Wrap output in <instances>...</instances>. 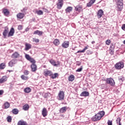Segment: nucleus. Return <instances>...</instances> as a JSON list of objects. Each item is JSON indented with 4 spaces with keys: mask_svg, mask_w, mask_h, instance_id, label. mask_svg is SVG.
<instances>
[{
    "mask_svg": "<svg viewBox=\"0 0 125 125\" xmlns=\"http://www.w3.org/2000/svg\"><path fill=\"white\" fill-rule=\"evenodd\" d=\"M105 115V112L104 111H99L92 118V121L93 122H97V121H100Z\"/></svg>",
    "mask_w": 125,
    "mask_h": 125,
    "instance_id": "nucleus-1",
    "label": "nucleus"
},
{
    "mask_svg": "<svg viewBox=\"0 0 125 125\" xmlns=\"http://www.w3.org/2000/svg\"><path fill=\"white\" fill-rule=\"evenodd\" d=\"M124 67H125V65L122 61L117 62L114 65L116 70H121Z\"/></svg>",
    "mask_w": 125,
    "mask_h": 125,
    "instance_id": "nucleus-2",
    "label": "nucleus"
},
{
    "mask_svg": "<svg viewBox=\"0 0 125 125\" xmlns=\"http://www.w3.org/2000/svg\"><path fill=\"white\" fill-rule=\"evenodd\" d=\"M106 83H107V84H110V85H111L112 86H113V85H115V81H114V79L113 78H107L105 80Z\"/></svg>",
    "mask_w": 125,
    "mask_h": 125,
    "instance_id": "nucleus-3",
    "label": "nucleus"
},
{
    "mask_svg": "<svg viewBox=\"0 0 125 125\" xmlns=\"http://www.w3.org/2000/svg\"><path fill=\"white\" fill-rule=\"evenodd\" d=\"M64 98H65V94L64 91H60L58 96V100H64Z\"/></svg>",
    "mask_w": 125,
    "mask_h": 125,
    "instance_id": "nucleus-4",
    "label": "nucleus"
},
{
    "mask_svg": "<svg viewBox=\"0 0 125 125\" xmlns=\"http://www.w3.org/2000/svg\"><path fill=\"white\" fill-rule=\"evenodd\" d=\"M64 4L63 0H58V3H57V7L58 9H61Z\"/></svg>",
    "mask_w": 125,
    "mask_h": 125,
    "instance_id": "nucleus-5",
    "label": "nucleus"
},
{
    "mask_svg": "<svg viewBox=\"0 0 125 125\" xmlns=\"http://www.w3.org/2000/svg\"><path fill=\"white\" fill-rule=\"evenodd\" d=\"M25 58L28 60V61H30L32 64H36V60L35 59H33L30 55L28 54L25 55Z\"/></svg>",
    "mask_w": 125,
    "mask_h": 125,
    "instance_id": "nucleus-6",
    "label": "nucleus"
},
{
    "mask_svg": "<svg viewBox=\"0 0 125 125\" xmlns=\"http://www.w3.org/2000/svg\"><path fill=\"white\" fill-rule=\"evenodd\" d=\"M43 75L45 77H51L52 76V71L49 70L48 69H45L43 71Z\"/></svg>",
    "mask_w": 125,
    "mask_h": 125,
    "instance_id": "nucleus-7",
    "label": "nucleus"
},
{
    "mask_svg": "<svg viewBox=\"0 0 125 125\" xmlns=\"http://www.w3.org/2000/svg\"><path fill=\"white\" fill-rule=\"evenodd\" d=\"M49 62L51 64L54 66V67H59L60 66V62H55L54 60H50Z\"/></svg>",
    "mask_w": 125,
    "mask_h": 125,
    "instance_id": "nucleus-8",
    "label": "nucleus"
},
{
    "mask_svg": "<svg viewBox=\"0 0 125 125\" xmlns=\"http://www.w3.org/2000/svg\"><path fill=\"white\" fill-rule=\"evenodd\" d=\"M75 11H77V12H82L83 9V6L81 5H78L75 7Z\"/></svg>",
    "mask_w": 125,
    "mask_h": 125,
    "instance_id": "nucleus-9",
    "label": "nucleus"
},
{
    "mask_svg": "<svg viewBox=\"0 0 125 125\" xmlns=\"http://www.w3.org/2000/svg\"><path fill=\"white\" fill-rule=\"evenodd\" d=\"M70 45V42L69 41H64L62 44V46L63 48H68Z\"/></svg>",
    "mask_w": 125,
    "mask_h": 125,
    "instance_id": "nucleus-10",
    "label": "nucleus"
},
{
    "mask_svg": "<svg viewBox=\"0 0 125 125\" xmlns=\"http://www.w3.org/2000/svg\"><path fill=\"white\" fill-rule=\"evenodd\" d=\"M69 109V107L67 106H63L60 109L59 112L61 114H64V113H66L67 112V110Z\"/></svg>",
    "mask_w": 125,
    "mask_h": 125,
    "instance_id": "nucleus-11",
    "label": "nucleus"
},
{
    "mask_svg": "<svg viewBox=\"0 0 125 125\" xmlns=\"http://www.w3.org/2000/svg\"><path fill=\"white\" fill-rule=\"evenodd\" d=\"M17 63V60L13 59L8 63V65L10 67H13L15 64Z\"/></svg>",
    "mask_w": 125,
    "mask_h": 125,
    "instance_id": "nucleus-12",
    "label": "nucleus"
},
{
    "mask_svg": "<svg viewBox=\"0 0 125 125\" xmlns=\"http://www.w3.org/2000/svg\"><path fill=\"white\" fill-rule=\"evenodd\" d=\"M97 17L99 19L101 18L104 15V11L102 9H100L97 13Z\"/></svg>",
    "mask_w": 125,
    "mask_h": 125,
    "instance_id": "nucleus-13",
    "label": "nucleus"
},
{
    "mask_svg": "<svg viewBox=\"0 0 125 125\" xmlns=\"http://www.w3.org/2000/svg\"><path fill=\"white\" fill-rule=\"evenodd\" d=\"M2 13L5 16H6L7 17H8V15H9L10 12H9V10H8V9L4 8L2 9Z\"/></svg>",
    "mask_w": 125,
    "mask_h": 125,
    "instance_id": "nucleus-14",
    "label": "nucleus"
},
{
    "mask_svg": "<svg viewBox=\"0 0 125 125\" xmlns=\"http://www.w3.org/2000/svg\"><path fill=\"white\" fill-rule=\"evenodd\" d=\"M42 116H43L44 118H45V117L47 116V114H48V112L47 111V109H46L45 107H44L42 109Z\"/></svg>",
    "mask_w": 125,
    "mask_h": 125,
    "instance_id": "nucleus-15",
    "label": "nucleus"
},
{
    "mask_svg": "<svg viewBox=\"0 0 125 125\" xmlns=\"http://www.w3.org/2000/svg\"><path fill=\"white\" fill-rule=\"evenodd\" d=\"M9 32V29L8 27H5L4 31L3 32V36L4 37V38H6V36H7V34H8Z\"/></svg>",
    "mask_w": 125,
    "mask_h": 125,
    "instance_id": "nucleus-16",
    "label": "nucleus"
},
{
    "mask_svg": "<svg viewBox=\"0 0 125 125\" xmlns=\"http://www.w3.org/2000/svg\"><path fill=\"white\" fill-rule=\"evenodd\" d=\"M14 33H15V30L13 27H12L8 33V37H12L14 35Z\"/></svg>",
    "mask_w": 125,
    "mask_h": 125,
    "instance_id": "nucleus-17",
    "label": "nucleus"
},
{
    "mask_svg": "<svg viewBox=\"0 0 125 125\" xmlns=\"http://www.w3.org/2000/svg\"><path fill=\"white\" fill-rule=\"evenodd\" d=\"M32 72H36L38 70V66L35 63L32 64L31 65Z\"/></svg>",
    "mask_w": 125,
    "mask_h": 125,
    "instance_id": "nucleus-18",
    "label": "nucleus"
},
{
    "mask_svg": "<svg viewBox=\"0 0 125 125\" xmlns=\"http://www.w3.org/2000/svg\"><path fill=\"white\" fill-rule=\"evenodd\" d=\"M96 1V0H90V1L86 4L87 7H90L93 5V3Z\"/></svg>",
    "mask_w": 125,
    "mask_h": 125,
    "instance_id": "nucleus-19",
    "label": "nucleus"
},
{
    "mask_svg": "<svg viewBox=\"0 0 125 125\" xmlns=\"http://www.w3.org/2000/svg\"><path fill=\"white\" fill-rule=\"evenodd\" d=\"M7 81V77L6 76H2V77L0 79V83H3Z\"/></svg>",
    "mask_w": 125,
    "mask_h": 125,
    "instance_id": "nucleus-20",
    "label": "nucleus"
},
{
    "mask_svg": "<svg viewBox=\"0 0 125 125\" xmlns=\"http://www.w3.org/2000/svg\"><path fill=\"white\" fill-rule=\"evenodd\" d=\"M80 96H84V97L89 96V92L84 91L80 94Z\"/></svg>",
    "mask_w": 125,
    "mask_h": 125,
    "instance_id": "nucleus-21",
    "label": "nucleus"
},
{
    "mask_svg": "<svg viewBox=\"0 0 125 125\" xmlns=\"http://www.w3.org/2000/svg\"><path fill=\"white\" fill-rule=\"evenodd\" d=\"M24 16H25V14L21 13H19L17 15V17L18 19H23Z\"/></svg>",
    "mask_w": 125,
    "mask_h": 125,
    "instance_id": "nucleus-22",
    "label": "nucleus"
},
{
    "mask_svg": "<svg viewBox=\"0 0 125 125\" xmlns=\"http://www.w3.org/2000/svg\"><path fill=\"white\" fill-rule=\"evenodd\" d=\"M20 56V54H19V53L18 52H15L12 55L11 58H18V57H19Z\"/></svg>",
    "mask_w": 125,
    "mask_h": 125,
    "instance_id": "nucleus-23",
    "label": "nucleus"
},
{
    "mask_svg": "<svg viewBox=\"0 0 125 125\" xmlns=\"http://www.w3.org/2000/svg\"><path fill=\"white\" fill-rule=\"evenodd\" d=\"M31 48H32V45H31V44L26 43L25 50L27 51L29 50V49H31Z\"/></svg>",
    "mask_w": 125,
    "mask_h": 125,
    "instance_id": "nucleus-24",
    "label": "nucleus"
},
{
    "mask_svg": "<svg viewBox=\"0 0 125 125\" xmlns=\"http://www.w3.org/2000/svg\"><path fill=\"white\" fill-rule=\"evenodd\" d=\"M18 125H28V124L25 121L20 120L18 122Z\"/></svg>",
    "mask_w": 125,
    "mask_h": 125,
    "instance_id": "nucleus-25",
    "label": "nucleus"
},
{
    "mask_svg": "<svg viewBox=\"0 0 125 125\" xmlns=\"http://www.w3.org/2000/svg\"><path fill=\"white\" fill-rule=\"evenodd\" d=\"M42 34H43V32L39 30H36L33 33V35H38V36H42Z\"/></svg>",
    "mask_w": 125,
    "mask_h": 125,
    "instance_id": "nucleus-26",
    "label": "nucleus"
},
{
    "mask_svg": "<svg viewBox=\"0 0 125 125\" xmlns=\"http://www.w3.org/2000/svg\"><path fill=\"white\" fill-rule=\"evenodd\" d=\"M29 108L30 106L29 105V104H26L23 106L22 109L24 111H28Z\"/></svg>",
    "mask_w": 125,
    "mask_h": 125,
    "instance_id": "nucleus-27",
    "label": "nucleus"
},
{
    "mask_svg": "<svg viewBox=\"0 0 125 125\" xmlns=\"http://www.w3.org/2000/svg\"><path fill=\"white\" fill-rule=\"evenodd\" d=\"M73 10V7L71 6H68L65 9L66 13H70Z\"/></svg>",
    "mask_w": 125,
    "mask_h": 125,
    "instance_id": "nucleus-28",
    "label": "nucleus"
},
{
    "mask_svg": "<svg viewBox=\"0 0 125 125\" xmlns=\"http://www.w3.org/2000/svg\"><path fill=\"white\" fill-rule=\"evenodd\" d=\"M53 44L54 45H56V46H57L60 44V41H59L58 39H55L53 42Z\"/></svg>",
    "mask_w": 125,
    "mask_h": 125,
    "instance_id": "nucleus-29",
    "label": "nucleus"
},
{
    "mask_svg": "<svg viewBox=\"0 0 125 125\" xmlns=\"http://www.w3.org/2000/svg\"><path fill=\"white\" fill-rule=\"evenodd\" d=\"M123 4H117V10L118 11H122L123 7Z\"/></svg>",
    "mask_w": 125,
    "mask_h": 125,
    "instance_id": "nucleus-30",
    "label": "nucleus"
},
{
    "mask_svg": "<svg viewBox=\"0 0 125 125\" xmlns=\"http://www.w3.org/2000/svg\"><path fill=\"white\" fill-rule=\"evenodd\" d=\"M24 91L25 93H30L32 91V89L30 87H26L24 89Z\"/></svg>",
    "mask_w": 125,
    "mask_h": 125,
    "instance_id": "nucleus-31",
    "label": "nucleus"
},
{
    "mask_svg": "<svg viewBox=\"0 0 125 125\" xmlns=\"http://www.w3.org/2000/svg\"><path fill=\"white\" fill-rule=\"evenodd\" d=\"M75 80V76L74 75H71L68 77V81L69 82H73Z\"/></svg>",
    "mask_w": 125,
    "mask_h": 125,
    "instance_id": "nucleus-32",
    "label": "nucleus"
},
{
    "mask_svg": "<svg viewBox=\"0 0 125 125\" xmlns=\"http://www.w3.org/2000/svg\"><path fill=\"white\" fill-rule=\"evenodd\" d=\"M57 77H58V73H54L53 74V73L52 72V75L50 76V78H51V79H56Z\"/></svg>",
    "mask_w": 125,
    "mask_h": 125,
    "instance_id": "nucleus-33",
    "label": "nucleus"
},
{
    "mask_svg": "<svg viewBox=\"0 0 125 125\" xmlns=\"http://www.w3.org/2000/svg\"><path fill=\"white\" fill-rule=\"evenodd\" d=\"M5 109H7L10 107V104L9 103L6 102L4 104Z\"/></svg>",
    "mask_w": 125,
    "mask_h": 125,
    "instance_id": "nucleus-34",
    "label": "nucleus"
},
{
    "mask_svg": "<svg viewBox=\"0 0 125 125\" xmlns=\"http://www.w3.org/2000/svg\"><path fill=\"white\" fill-rule=\"evenodd\" d=\"M12 113L14 115H17L19 113V110L17 108H14L12 110Z\"/></svg>",
    "mask_w": 125,
    "mask_h": 125,
    "instance_id": "nucleus-35",
    "label": "nucleus"
},
{
    "mask_svg": "<svg viewBox=\"0 0 125 125\" xmlns=\"http://www.w3.org/2000/svg\"><path fill=\"white\" fill-rule=\"evenodd\" d=\"M21 79H22L23 81H27L29 79V77L28 76H25L24 75H22L21 76Z\"/></svg>",
    "mask_w": 125,
    "mask_h": 125,
    "instance_id": "nucleus-36",
    "label": "nucleus"
},
{
    "mask_svg": "<svg viewBox=\"0 0 125 125\" xmlns=\"http://www.w3.org/2000/svg\"><path fill=\"white\" fill-rule=\"evenodd\" d=\"M121 117L117 118L116 120V123L118 125H122V123L121 122Z\"/></svg>",
    "mask_w": 125,
    "mask_h": 125,
    "instance_id": "nucleus-37",
    "label": "nucleus"
},
{
    "mask_svg": "<svg viewBox=\"0 0 125 125\" xmlns=\"http://www.w3.org/2000/svg\"><path fill=\"white\" fill-rule=\"evenodd\" d=\"M7 121L8 123H11L12 121V117L10 116H9L7 117Z\"/></svg>",
    "mask_w": 125,
    "mask_h": 125,
    "instance_id": "nucleus-38",
    "label": "nucleus"
},
{
    "mask_svg": "<svg viewBox=\"0 0 125 125\" xmlns=\"http://www.w3.org/2000/svg\"><path fill=\"white\" fill-rule=\"evenodd\" d=\"M116 1L117 2V4H124V3H123V0H116Z\"/></svg>",
    "mask_w": 125,
    "mask_h": 125,
    "instance_id": "nucleus-39",
    "label": "nucleus"
},
{
    "mask_svg": "<svg viewBox=\"0 0 125 125\" xmlns=\"http://www.w3.org/2000/svg\"><path fill=\"white\" fill-rule=\"evenodd\" d=\"M36 13L38 14V15H42L43 14V12L42 10H39V11H36Z\"/></svg>",
    "mask_w": 125,
    "mask_h": 125,
    "instance_id": "nucleus-40",
    "label": "nucleus"
},
{
    "mask_svg": "<svg viewBox=\"0 0 125 125\" xmlns=\"http://www.w3.org/2000/svg\"><path fill=\"white\" fill-rule=\"evenodd\" d=\"M5 68V63H2L0 64V69H3Z\"/></svg>",
    "mask_w": 125,
    "mask_h": 125,
    "instance_id": "nucleus-41",
    "label": "nucleus"
},
{
    "mask_svg": "<svg viewBox=\"0 0 125 125\" xmlns=\"http://www.w3.org/2000/svg\"><path fill=\"white\" fill-rule=\"evenodd\" d=\"M33 42H36V43H38V42H40V39H36V38H33Z\"/></svg>",
    "mask_w": 125,
    "mask_h": 125,
    "instance_id": "nucleus-42",
    "label": "nucleus"
},
{
    "mask_svg": "<svg viewBox=\"0 0 125 125\" xmlns=\"http://www.w3.org/2000/svg\"><path fill=\"white\" fill-rule=\"evenodd\" d=\"M29 71L27 70H25L24 71H23V74L24 75V76H28V75H29Z\"/></svg>",
    "mask_w": 125,
    "mask_h": 125,
    "instance_id": "nucleus-43",
    "label": "nucleus"
},
{
    "mask_svg": "<svg viewBox=\"0 0 125 125\" xmlns=\"http://www.w3.org/2000/svg\"><path fill=\"white\" fill-rule=\"evenodd\" d=\"M105 43L107 44V45H110L111 44V40H107L105 41Z\"/></svg>",
    "mask_w": 125,
    "mask_h": 125,
    "instance_id": "nucleus-44",
    "label": "nucleus"
},
{
    "mask_svg": "<svg viewBox=\"0 0 125 125\" xmlns=\"http://www.w3.org/2000/svg\"><path fill=\"white\" fill-rule=\"evenodd\" d=\"M23 29V25H19L18 26V30H19V31H21V30Z\"/></svg>",
    "mask_w": 125,
    "mask_h": 125,
    "instance_id": "nucleus-45",
    "label": "nucleus"
},
{
    "mask_svg": "<svg viewBox=\"0 0 125 125\" xmlns=\"http://www.w3.org/2000/svg\"><path fill=\"white\" fill-rule=\"evenodd\" d=\"M42 9L43 10L44 12H46V13H49V11H48V10H47V9L43 8Z\"/></svg>",
    "mask_w": 125,
    "mask_h": 125,
    "instance_id": "nucleus-46",
    "label": "nucleus"
},
{
    "mask_svg": "<svg viewBox=\"0 0 125 125\" xmlns=\"http://www.w3.org/2000/svg\"><path fill=\"white\" fill-rule=\"evenodd\" d=\"M82 71H83L82 66H81V68H78L77 70H76V72H82Z\"/></svg>",
    "mask_w": 125,
    "mask_h": 125,
    "instance_id": "nucleus-47",
    "label": "nucleus"
},
{
    "mask_svg": "<svg viewBox=\"0 0 125 125\" xmlns=\"http://www.w3.org/2000/svg\"><path fill=\"white\" fill-rule=\"evenodd\" d=\"M88 47H89L88 45L84 47V48L83 49V51H84V52H85V51L86 50V49H88Z\"/></svg>",
    "mask_w": 125,
    "mask_h": 125,
    "instance_id": "nucleus-48",
    "label": "nucleus"
},
{
    "mask_svg": "<svg viewBox=\"0 0 125 125\" xmlns=\"http://www.w3.org/2000/svg\"><path fill=\"white\" fill-rule=\"evenodd\" d=\"M107 125H112V121L108 120L107 122Z\"/></svg>",
    "mask_w": 125,
    "mask_h": 125,
    "instance_id": "nucleus-49",
    "label": "nucleus"
},
{
    "mask_svg": "<svg viewBox=\"0 0 125 125\" xmlns=\"http://www.w3.org/2000/svg\"><path fill=\"white\" fill-rule=\"evenodd\" d=\"M121 28L123 31H125V24H123Z\"/></svg>",
    "mask_w": 125,
    "mask_h": 125,
    "instance_id": "nucleus-50",
    "label": "nucleus"
},
{
    "mask_svg": "<svg viewBox=\"0 0 125 125\" xmlns=\"http://www.w3.org/2000/svg\"><path fill=\"white\" fill-rule=\"evenodd\" d=\"M114 50L109 51V53H110V54H111V55H113V54H114Z\"/></svg>",
    "mask_w": 125,
    "mask_h": 125,
    "instance_id": "nucleus-51",
    "label": "nucleus"
},
{
    "mask_svg": "<svg viewBox=\"0 0 125 125\" xmlns=\"http://www.w3.org/2000/svg\"><path fill=\"white\" fill-rule=\"evenodd\" d=\"M84 53V52L83 51V50H81V51H78V52H77V53Z\"/></svg>",
    "mask_w": 125,
    "mask_h": 125,
    "instance_id": "nucleus-52",
    "label": "nucleus"
},
{
    "mask_svg": "<svg viewBox=\"0 0 125 125\" xmlns=\"http://www.w3.org/2000/svg\"><path fill=\"white\" fill-rule=\"evenodd\" d=\"M27 8H24L22 10H21V12H24V11H26L27 10Z\"/></svg>",
    "mask_w": 125,
    "mask_h": 125,
    "instance_id": "nucleus-53",
    "label": "nucleus"
},
{
    "mask_svg": "<svg viewBox=\"0 0 125 125\" xmlns=\"http://www.w3.org/2000/svg\"><path fill=\"white\" fill-rule=\"evenodd\" d=\"M3 94V90H0V95H2Z\"/></svg>",
    "mask_w": 125,
    "mask_h": 125,
    "instance_id": "nucleus-54",
    "label": "nucleus"
},
{
    "mask_svg": "<svg viewBox=\"0 0 125 125\" xmlns=\"http://www.w3.org/2000/svg\"><path fill=\"white\" fill-rule=\"evenodd\" d=\"M81 64H82V63L81 62H78L76 64L77 66H81Z\"/></svg>",
    "mask_w": 125,
    "mask_h": 125,
    "instance_id": "nucleus-55",
    "label": "nucleus"
},
{
    "mask_svg": "<svg viewBox=\"0 0 125 125\" xmlns=\"http://www.w3.org/2000/svg\"><path fill=\"white\" fill-rule=\"evenodd\" d=\"M112 50H114V48H112V47H110L109 51H112Z\"/></svg>",
    "mask_w": 125,
    "mask_h": 125,
    "instance_id": "nucleus-56",
    "label": "nucleus"
},
{
    "mask_svg": "<svg viewBox=\"0 0 125 125\" xmlns=\"http://www.w3.org/2000/svg\"><path fill=\"white\" fill-rule=\"evenodd\" d=\"M119 81H122V82H124V78H119Z\"/></svg>",
    "mask_w": 125,
    "mask_h": 125,
    "instance_id": "nucleus-57",
    "label": "nucleus"
},
{
    "mask_svg": "<svg viewBox=\"0 0 125 125\" xmlns=\"http://www.w3.org/2000/svg\"><path fill=\"white\" fill-rule=\"evenodd\" d=\"M7 72H9V73H11V72H13V70H7Z\"/></svg>",
    "mask_w": 125,
    "mask_h": 125,
    "instance_id": "nucleus-58",
    "label": "nucleus"
},
{
    "mask_svg": "<svg viewBox=\"0 0 125 125\" xmlns=\"http://www.w3.org/2000/svg\"><path fill=\"white\" fill-rule=\"evenodd\" d=\"M60 117H61L62 118H64V115L62 114L60 115Z\"/></svg>",
    "mask_w": 125,
    "mask_h": 125,
    "instance_id": "nucleus-59",
    "label": "nucleus"
},
{
    "mask_svg": "<svg viewBox=\"0 0 125 125\" xmlns=\"http://www.w3.org/2000/svg\"><path fill=\"white\" fill-rule=\"evenodd\" d=\"M91 43H92V44H94V43H95V42L92 41V42H91Z\"/></svg>",
    "mask_w": 125,
    "mask_h": 125,
    "instance_id": "nucleus-60",
    "label": "nucleus"
},
{
    "mask_svg": "<svg viewBox=\"0 0 125 125\" xmlns=\"http://www.w3.org/2000/svg\"><path fill=\"white\" fill-rule=\"evenodd\" d=\"M124 44H125V40L123 42Z\"/></svg>",
    "mask_w": 125,
    "mask_h": 125,
    "instance_id": "nucleus-61",
    "label": "nucleus"
}]
</instances>
